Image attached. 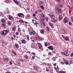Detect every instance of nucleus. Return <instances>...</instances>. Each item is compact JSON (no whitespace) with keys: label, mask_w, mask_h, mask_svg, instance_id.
Listing matches in <instances>:
<instances>
[{"label":"nucleus","mask_w":73,"mask_h":73,"mask_svg":"<svg viewBox=\"0 0 73 73\" xmlns=\"http://www.w3.org/2000/svg\"><path fill=\"white\" fill-rule=\"evenodd\" d=\"M60 64H61L62 65H64V62H62V61L60 63Z\"/></svg>","instance_id":"052dcab7"},{"label":"nucleus","mask_w":73,"mask_h":73,"mask_svg":"<svg viewBox=\"0 0 73 73\" xmlns=\"http://www.w3.org/2000/svg\"><path fill=\"white\" fill-rule=\"evenodd\" d=\"M25 57L27 60V59H28V56H27V54L25 55L24 56Z\"/></svg>","instance_id":"c85d7f7f"},{"label":"nucleus","mask_w":73,"mask_h":73,"mask_svg":"<svg viewBox=\"0 0 73 73\" xmlns=\"http://www.w3.org/2000/svg\"><path fill=\"white\" fill-rule=\"evenodd\" d=\"M12 31L15 32V31L16 30V27L15 26H13L12 27Z\"/></svg>","instance_id":"f8f14e48"},{"label":"nucleus","mask_w":73,"mask_h":73,"mask_svg":"<svg viewBox=\"0 0 73 73\" xmlns=\"http://www.w3.org/2000/svg\"><path fill=\"white\" fill-rule=\"evenodd\" d=\"M58 18L59 19V21L61 20H62V15H60L58 17Z\"/></svg>","instance_id":"dca6fc26"},{"label":"nucleus","mask_w":73,"mask_h":73,"mask_svg":"<svg viewBox=\"0 0 73 73\" xmlns=\"http://www.w3.org/2000/svg\"><path fill=\"white\" fill-rule=\"evenodd\" d=\"M69 24L70 25H72V22H69Z\"/></svg>","instance_id":"79ce46f5"},{"label":"nucleus","mask_w":73,"mask_h":73,"mask_svg":"<svg viewBox=\"0 0 73 73\" xmlns=\"http://www.w3.org/2000/svg\"><path fill=\"white\" fill-rule=\"evenodd\" d=\"M2 26H3V27H5V24L3 23L2 25Z\"/></svg>","instance_id":"ea45409f"},{"label":"nucleus","mask_w":73,"mask_h":73,"mask_svg":"<svg viewBox=\"0 0 73 73\" xmlns=\"http://www.w3.org/2000/svg\"><path fill=\"white\" fill-rule=\"evenodd\" d=\"M30 35L31 36H34V35H36V32L34 31H32V32H30L29 33Z\"/></svg>","instance_id":"39448f33"},{"label":"nucleus","mask_w":73,"mask_h":73,"mask_svg":"<svg viewBox=\"0 0 73 73\" xmlns=\"http://www.w3.org/2000/svg\"><path fill=\"white\" fill-rule=\"evenodd\" d=\"M19 22L20 23H24V21L21 19H20L19 20Z\"/></svg>","instance_id":"bb28decb"},{"label":"nucleus","mask_w":73,"mask_h":73,"mask_svg":"<svg viewBox=\"0 0 73 73\" xmlns=\"http://www.w3.org/2000/svg\"><path fill=\"white\" fill-rule=\"evenodd\" d=\"M65 73V72H64V71H60V73Z\"/></svg>","instance_id":"680f3d73"},{"label":"nucleus","mask_w":73,"mask_h":73,"mask_svg":"<svg viewBox=\"0 0 73 73\" xmlns=\"http://www.w3.org/2000/svg\"><path fill=\"white\" fill-rule=\"evenodd\" d=\"M12 53H13V54H15V55H16V52H15V51H12Z\"/></svg>","instance_id":"f704fd0d"},{"label":"nucleus","mask_w":73,"mask_h":73,"mask_svg":"<svg viewBox=\"0 0 73 73\" xmlns=\"http://www.w3.org/2000/svg\"><path fill=\"white\" fill-rule=\"evenodd\" d=\"M38 12H40V13H41V12H42V11L40 9L38 10Z\"/></svg>","instance_id":"a19ab883"},{"label":"nucleus","mask_w":73,"mask_h":73,"mask_svg":"<svg viewBox=\"0 0 73 73\" xmlns=\"http://www.w3.org/2000/svg\"><path fill=\"white\" fill-rule=\"evenodd\" d=\"M64 23H68V22L69 21V20H68V18L65 17L64 18Z\"/></svg>","instance_id":"1a4fd4ad"},{"label":"nucleus","mask_w":73,"mask_h":73,"mask_svg":"<svg viewBox=\"0 0 73 73\" xmlns=\"http://www.w3.org/2000/svg\"><path fill=\"white\" fill-rule=\"evenodd\" d=\"M4 61L5 62H7L9 61V58H4Z\"/></svg>","instance_id":"ddd939ff"},{"label":"nucleus","mask_w":73,"mask_h":73,"mask_svg":"<svg viewBox=\"0 0 73 73\" xmlns=\"http://www.w3.org/2000/svg\"><path fill=\"white\" fill-rule=\"evenodd\" d=\"M64 54H68V50H66L64 51Z\"/></svg>","instance_id":"4be33fe9"},{"label":"nucleus","mask_w":73,"mask_h":73,"mask_svg":"<svg viewBox=\"0 0 73 73\" xmlns=\"http://www.w3.org/2000/svg\"><path fill=\"white\" fill-rule=\"evenodd\" d=\"M8 17L10 20H14V18H13V17L11 16L10 15H8Z\"/></svg>","instance_id":"6e6552de"},{"label":"nucleus","mask_w":73,"mask_h":73,"mask_svg":"<svg viewBox=\"0 0 73 73\" xmlns=\"http://www.w3.org/2000/svg\"><path fill=\"white\" fill-rule=\"evenodd\" d=\"M45 19H46V20H48V18L47 17H46L45 18Z\"/></svg>","instance_id":"338daca9"},{"label":"nucleus","mask_w":73,"mask_h":73,"mask_svg":"<svg viewBox=\"0 0 73 73\" xmlns=\"http://www.w3.org/2000/svg\"><path fill=\"white\" fill-rule=\"evenodd\" d=\"M9 63L10 65H12V62L11 61H10L9 62Z\"/></svg>","instance_id":"09e8293b"},{"label":"nucleus","mask_w":73,"mask_h":73,"mask_svg":"<svg viewBox=\"0 0 73 73\" xmlns=\"http://www.w3.org/2000/svg\"><path fill=\"white\" fill-rule=\"evenodd\" d=\"M47 65L48 66H51V64L50 63H47Z\"/></svg>","instance_id":"58836bf2"},{"label":"nucleus","mask_w":73,"mask_h":73,"mask_svg":"<svg viewBox=\"0 0 73 73\" xmlns=\"http://www.w3.org/2000/svg\"><path fill=\"white\" fill-rule=\"evenodd\" d=\"M5 20H4V19H2L1 20V23H4L5 22Z\"/></svg>","instance_id":"72a5a7b5"},{"label":"nucleus","mask_w":73,"mask_h":73,"mask_svg":"<svg viewBox=\"0 0 73 73\" xmlns=\"http://www.w3.org/2000/svg\"><path fill=\"white\" fill-rule=\"evenodd\" d=\"M40 8H41V9H44V7H43V6L41 5L40 7Z\"/></svg>","instance_id":"e433bc0d"},{"label":"nucleus","mask_w":73,"mask_h":73,"mask_svg":"<svg viewBox=\"0 0 73 73\" xmlns=\"http://www.w3.org/2000/svg\"><path fill=\"white\" fill-rule=\"evenodd\" d=\"M52 53H53L54 54L56 53V52H54V51H52Z\"/></svg>","instance_id":"69168bd1"},{"label":"nucleus","mask_w":73,"mask_h":73,"mask_svg":"<svg viewBox=\"0 0 73 73\" xmlns=\"http://www.w3.org/2000/svg\"><path fill=\"white\" fill-rule=\"evenodd\" d=\"M44 46H48V42H46L44 44Z\"/></svg>","instance_id":"2f4dec72"},{"label":"nucleus","mask_w":73,"mask_h":73,"mask_svg":"<svg viewBox=\"0 0 73 73\" xmlns=\"http://www.w3.org/2000/svg\"><path fill=\"white\" fill-rule=\"evenodd\" d=\"M18 31L19 32V33H21V29H20V28H18Z\"/></svg>","instance_id":"473e14b6"},{"label":"nucleus","mask_w":73,"mask_h":73,"mask_svg":"<svg viewBox=\"0 0 73 73\" xmlns=\"http://www.w3.org/2000/svg\"><path fill=\"white\" fill-rule=\"evenodd\" d=\"M11 39L12 41H13V40H14V39H13V37H11Z\"/></svg>","instance_id":"bf43d9fd"},{"label":"nucleus","mask_w":73,"mask_h":73,"mask_svg":"<svg viewBox=\"0 0 73 73\" xmlns=\"http://www.w3.org/2000/svg\"><path fill=\"white\" fill-rule=\"evenodd\" d=\"M49 25L51 27V28H53V24L52 23H49Z\"/></svg>","instance_id":"6ab92c4d"},{"label":"nucleus","mask_w":73,"mask_h":73,"mask_svg":"<svg viewBox=\"0 0 73 73\" xmlns=\"http://www.w3.org/2000/svg\"><path fill=\"white\" fill-rule=\"evenodd\" d=\"M20 61H21V62H23V61H24V60L21 59L20 60Z\"/></svg>","instance_id":"603ef678"},{"label":"nucleus","mask_w":73,"mask_h":73,"mask_svg":"<svg viewBox=\"0 0 73 73\" xmlns=\"http://www.w3.org/2000/svg\"><path fill=\"white\" fill-rule=\"evenodd\" d=\"M32 21L33 23H34V24H35V25H38V23H37V22L35 20L33 19L32 20Z\"/></svg>","instance_id":"9d476101"},{"label":"nucleus","mask_w":73,"mask_h":73,"mask_svg":"<svg viewBox=\"0 0 73 73\" xmlns=\"http://www.w3.org/2000/svg\"><path fill=\"white\" fill-rule=\"evenodd\" d=\"M56 65H57V63H54L53 64V65H54V66H56Z\"/></svg>","instance_id":"6e6d98bb"},{"label":"nucleus","mask_w":73,"mask_h":73,"mask_svg":"<svg viewBox=\"0 0 73 73\" xmlns=\"http://www.w3.org/2000/svg\"><path fill=\"white\" fill-rule=\"evenodd\" d=\"M63 60L64 61V63H65V64H66V65H68V64H69V62H68V60H67L65 59H63Z\"/></svg>","instance_id":"4468645a"},{"label":"nucleus","mask_w":73,"mask_h":73,"mask_svg":"<svg viewBox=\"0 0 73 73\" xmlns=\"http://www.w3.org/2000/svg\"><path fill=\"white\" fill-rule=\"evenodd\" d=\"M38 39L40 40H42V37H39Z\"/></svg>","instance_id":"3c124183"},{"label":"nucleus","mask_w":73,"mask_h":73,"mask_svg":"<svg viewBox=\"0 0 73 73\" xmlns=\"http://www.w3.org/2000/svg\"><path fill=\"white\" fill-rule=\"evenodd\" d=\"M40 33L42 35L44 34V33H45V31L44 30V29H42L40 30Z\"/></svg>","instance_id":"9b49d317"},{"label":"nucleus","mask_w":73,"mask_h":73,"mask_svg":"<svg viewBox=\"0 0 73 73\" xmlns=\"http://www.w3.org/2000/svg\"><path fill=\"white\" fill-rule=\"evenodd\" d=\"M21 42L23 44H25L26 42V41L24 39H22L21 40Z\"/></svg>","instance_id":"f3484780"},{"label":"nucleus","mask_w":73,"mask_h":73,"mask_svg":"<svg viewBox=\"0 0 73 73\" xmlns=\"http://www.w3.org/2000/svg\"><path fill=\"white\" fill-rule=\"evenodd\" d=\"M15 46L16 48H19V45L17 43L15 44Z\"/></svg>","instance_id":"a878e982"},{"label":"nucleus","mask_w":73,"mask_h":73,"mask_svg":"<svg viewBox=\"0 0 73 73\" xmlns=\"http://www.w3.org/2000/svg\"><path fill=\"white\" fill-rule=\"evenodd\" d=\"M70 56L71 57H73V53H71L70 55Z\"/></svg>","instance_id":"864d4df0"},{"label":"nucleus","mask_w":73,"mask_h":73,"mask_svg":"<svg viewBox=\"0 0 73 73\" xmlns=\"http://www.w3.org/2000/svg\"><path fill=\"white\" fill-rule=\"evenodd\" d=\"M17 15L19 17H22V18L24 17V15L22 13H19Z\"/></svg>","instance_id":"423d86ee"},{"label":"nucleus","mask_w":73,"mask_h":73,"mask_svg":"<svg viewBox=\"0 0 73 73\" xmlns=\"http://www.w3.org/2000/svg\"><path fill=\"white\" fill-rule=\"evenodd\" d=\"M62 38H64V39L65 38V37H64V35H62Z\"/></svg>","instance_id":"4d7b16f0"},{"label":"nucleus","mask_w":73,"mask_h":73,"mask_svg":"<svg viewBox=\"0 0 73 73\" xmlns=\"http://www.w3.org/2000/svg\"><path fill=\"white\" fill-rule=\"evenodd\" d=\"M55 10H56L58 13L60 14H61L62 13V11L61 9L60 8L57 7V6H55Z\"/></svg>","instance_id":"7ed1b4c3"},{"label":"nucleus","mask_w":73,"mask_h":73,"mask_svg":"<svg viewBox=\"0 0 73 73\" xmlns=\"http://www.w3.org/2000/svg\"><path fill=\"white\" fill-rule=\"evenodd\" d=\"M41 24L43 26H44L45 24L44 23V22L43 21H41L40 22Z\"/></svg>","instance_id":"5701e85b"},{"label":"nucleus","mask_w":73,"mask_h":73,"mask_svg":"<svg viewBox=\"0 0 73 73\" xmlns=\"http://www.w3.org/2000/svg\"><path fill=\"white\" fill-rule=\"evenodd\" d=\"M48 15L51 19V20L52 22V23H56L57 22V19H55L54 20V19H55L56 17L55 16V15L54 14H53V13L49 14Z\"/></svg>","instance_id":"f257e3e1"},{"label":"nucleus","mask_w":73,"mask_h":73,"mask_svg":"<svg viewBox=\"0 0 73 73\" xmlns=\"http://www.w3.org/2000/svg\"><path fill=\"white\" fill-rule=\"evenodd\" d=\"M62 61V60H60L59 61V62H60V63H61Z\"/></svg>","instance_id":"e2e57ef3"},{"label":"nucleus","mask_w":73,"mask_h":73,"mask_svg":"<svg viewBox=\"0 0 73 73\" xmlns=\"http://www.w3.org/2000/svg\"><path fill=\"white\" fill-rule=\"evenodd\" d=\"M34 68L35 69H36V70H37V69H38V68L36 66H34Z\"/></svg>","instance_id":"4c0bfd02"},{"label":"nucleus","mask_w":73,"mask_h":73,"mask_svg":"<svg viewBox=\"0 0 73 73\" xmlns=\"http://www.w3.org/2000/svg\"><path fill=\"white\" fill-rule=\"evenodd\" d=\"M9 32H10V30L9 29H7L4 30V31H1V33L2 36H6L7 34L9 33Z\"/></svg>","instance_id":"f03ea898"},{"label":"nucleus","mask_w":73,"mask_h":73,"mask_svg":"<svg viewBox=\"0 0 73 73\" xmlns=\"http://www.w3.org/2000/svg\"><path fill=\"white\" fill-rule=\"evenodd\" d=\"M46 29L48 31H49V28L48 27H46Z\"/></svg>","instance_id":"8fccbe9b"},{"label":"nucleus","mask_w":73,"mask_h":73,"mask_svg":"<svg viewBox=\"0 0 73 73\" xmlns=\"http://www.w3.org/2000/svg\"><path fill=\"white\" fill-rule=\"evenodd\" d=\"M5 73H11V72H5Z\"/></svg>","instance_id":"774afa93"},{"label":"nucleus","mask_w":73,"mask_h":73,"mask_svg":"<svg viewBox=\"0 0 73 73\" xmlns=\"http://www.w3.org/2000/svg\"><path fill=\"white\" fill-rule=\"evenodd\" d=\"M10 12L9 11H7V14H9V13H10Z\"/></svg>","instance_id":"c03bdc74"},{"label":"nucleus","mask_w":73,"mask_h":73,"mask_svg":"<svg viewBox=\"0 0 73 73\" xmlns=\"http://www.w3.org/2000/svg\"><path fill=\"white\" fill-rule=\"evenodd\" d=\"M24 23H25V24H28V23L25 21H24Z\"/></svg>","instance_id":"0e129e2a"},{"label":"nucleus","mask_w":73,"mask_h":73,"mask_svg":"<svg viewBox=\"0 0 73 73\" xmlns=\"http://www.w3.org/2000/svg\"><path fill=\"white\" fill-rule=\"evenodd\" d=\"M11 22L9 21L7 23V24L9 25H11Z\"/></svg>","instance_id":"b1692460"},{"label":"nucleus","mask_w":73,"mask_h":73,"mask_svg":"<svg viewBox=\"0 0 73 73\" xmlns=\"http://www.w3.org/2000/svg\"><path fill=\"white\" fill-rule=\"evenodd\" d=\"M30 17V15L29 14H28L25 16V19H29Z\"/></svg>","instance_id":"a211bd4d"},{"label":"nucleus","mask_w":73,"mask_h":73,"mask_svg":"<svg viewBox=\"0 0 73 73\" xmlns=\"http://www.w3.org/2000/svg\"><path fill=\"white\" fill-rule=\"evenodd\" d=\"M48 69H49L50 72H53V69L51 67H48Z\"/></svg>","instance_id":"393cba45"},{"label":"nucleus","mask_w":73,"mask_h":73,"mask_svg":"<svg viewBox=\"0 0 73 73\" xmlns=\"http://www.w3.org/2000/svg\"><path fill=\"white\" fill-rule=\"evenodd\" d=\"M15 35L17 36H18V35H19V33L18 32H17L15 33Z\"/></svg>","instance_id":"37998d69"},{"label":"nucleus","mask_w":73,"mask_h":73,"mask_svg":"<svg viewBox=\"0 0 73 73\" xmlns=\"http://www.w3.org/2000/svg\"><path fill=\"white\" fill-rule=\"evenodd\" d=\"M58 7L59 8H62V5L59 4L58 5Z\"/></svg>","instance_id":"cd10ccee"},{"label":"nucleus","mask_w":73,"mask_h":73,"mask_svg":"<svg viewBox=\"0 0 73 73\" xmlns=\"http://www.w3.org/2000/svg\"><path fill=\"white\" fill-rule=\"evenodd\" d=\"M32 59L33 60H34L35 58V56H33L32 57Z\"/></svg>","instance_id":"a18cd8bd"},{"label":"nucleus","mask_w":73,"mask_h":73,"mask_svg":"<svg viewBox=\"0 0 73 73\" xmlns=\"http://www.w3.org/2000/svg\"><path fill=\"white\" fill-rule=\"evenodd\" d=\"M49 68H46V72H49Z\"/></svg>","instance_id":"c9c22d12"},{"label":"nucleus","mask_w":73,"mask_h":73,"mask_svg":"<svg viewBox=\"0 0 73 73\" xmlns=\"http://www.w3.org/2000/svg\"><path fill=\"white\" fill-rule=\"evenodd\" d=\"M27 40L28 41H29V36H27Z\"/></svg>","instance_id":"7c9ffc66"},{"label":"nucleus","mask_w":73,"mask_h":73,"mask_svg":"<svg viewBox=\"0 0 73 73\" xmlns=\"http://www.w3.org/2000/svg\"><path fill=\"white\" fill-rule=\"evenodd\" d=\"M38 45L39 49H40L42 51L44 50V48H42V46L41 44H40V43L38 42L36 44V45Z\"/></svg>","instance_id":"20e7f679"},{"label":"nucleus","mask_w":73,"mask_h":73,"mask_svg":"<svg viewBox=\"0 0 73 73\" xmlns=\"http://www.w3.org/2000/svg\"><path fill=\"white\" fill-rule=\"evenodd\" d=\"M48 55H52V53L50 52H49L48 53Z\"/></svg>","instance_id":"49530a36"},{"label":"nucleus","mask_w":73,"mask_h":73,"mask_svg":"<svg viewBox=\"0 0 73 73\" xmlns=\"http://www.w3.org/2000/svg\"><path fill=\"white\" fill-rule=\"evenodd\" d=\"M31 54H33V55H36V53H35V52H32Z\"/></svg>","instance_id":"de8ad7c7"},{"label":"nucleus","mask_w":73,"mask_h":73,"mask_svg":"<svg viewBox=\"0 0 73 73\" xmlns=\"http://www.w3.org/2000/svg\"><path fill=\"white\" fill-rule=\"evenodd\" d=\"M62 54H63L64 55V56H68V55L66 54H65V53L64 52H62Z\"/></svg>","instance_id":"c756f323"},{"label":"nucleus","mask_w":73,"mask_h":73,"mask_svg":"<svg viewBox=\"0 0 73 73\" xmlns=\"http://www.w3.org/2000/svg\"><path fill=\"white\" fill-rule=\"evenodd\" d=\"M14 2L17 5H19V2L17 0H13Z\"/></svg>","instance_id":"2eb2a0df"},{"label":"nucleus","mask_w":73,"mask_h":73,"mask_svg":"<svg viewBox=\"0 0 73 73\" xmlns=\"http://www.w3.org/2000/svg\"><path fill=\"white\" fill-rule=\"evenodd\" d=\"M64 39L65 40H66V41H68V40H69V37H68V36H67L64 38Z\"/></svg>","instance_id":"412c9836"},{"label":"nucleus","mask_w":73,"mask_h":73,"mask_svg":"<svg viewBox=\"0 0 73 73\" xmlns=\"http://www.w3.org/2000/svg\"><path fill=\"white\" fill-rule=\"evenodd\" d=\"M13 36L14 37H15V38H16V37H17V36H16L15 35H13Z\"/></svg>","instance_id":"5fc2aeb1"},{"label":"nucleus","mask_w":73,"mask_h":73,"mask_svg":"<svg viewBox=\"0 0 73 73\" xmlns=\"http://www.w3.org/2000/svg\"><path fill=\"white\" fill-rule=\"evenodd\" d=\"M47 48H48V49L50 50H53L54 49V47H53V46L52 45H51L48 46L47 47Z\"/></svg>","instance_id":"0eeeda50"},{"label":"nucleus","mask_w":73,"mask_h":73,"mask_svg":"<svg viewBox=\"0 0 73 73\" xmlns=\"http://www.w3.org/2000/svg\"><path fill=\"white\" fill-rule=\"evenodd\" d=\"M40 15L42 17H43V19H44L45 18V16L44 15V14L43 13H41L40 14Z\"/></svg>","instance_id":"aec40b11"},{"label":"nucleus","mask_w":73,"mask_h":73,"mask_svg":"<svg viewBox=\"0 0 73 73\" xmlns=\"http://www.w3.org/2000/svg\"><path fill=\"white\" fill-rule=\"evenodd\" d=\"M71 12H72V11H71V9H70L69 11V13H70H70H71Z\"/></svg>","instance_id":"13d9d810"}]
</instances>
